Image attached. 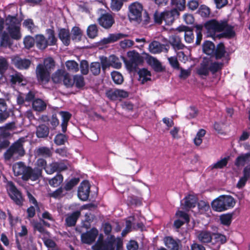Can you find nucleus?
I'll list each match as a JSON object with an SVG mask.
<instances>
[{"label": "nucleus", "mask_w": 250, "mask_h": 250, "mask_svg": "<svg viewBox=\"0 0 250 250\" xmlns=\"http://www.w3.org/2000/svg\"><path fill=\"white\" fill-rule=\"evenodd\" d=\"M224 36L227 37H232L234 35V32L231 26L228 25L226 21H225V26L223 28Z\"/></svg>", "instance_id": "obj_48"}, {"label": "nucleus", "mask_w": 250, "mask_h": 250, "mask_svg": "<svg viewBox=\"0 0 250 250\" xmlns=\"http://www.w3.org/2000/svg\"><path fill=\"white\" fill-rule=\"evenodd\" d=\"M139 76V80L142 83H144L147 81L150 80L151 74L150 72L145 68L140 69L138 72Z\"/></svg>", "instance_id": "obj_31"}, {"label": "nucleus", "mask_w": 250, "mask_h": 250, "mask_svg": "<svg viewBox=\"0 0 250 250\" xmlns=\"http://www.w3.org/2000/svg\"><path fill=\"white\" fill-rule=\"evenodd\" d=\"M13 171L15 176H21L23 180L30 179L33 181L37 180L41 176V170L38 168L32 169L26 167L21 162L15 163L13 165Z\"/></svg>", "instance_id": "obj_2"}, {"label": "nucleus", "mask_w": 250, "mask_h": 250, "mask_svg": "<svg viewBox=\"0 0 250 250\" xmlns=\"http://www.w3.org/2000/svg\"><path fill=\"white\" fill-rule=\"evenodd\" d=\"M232 217V215L230 213L221 215L220 217L221 223L226 226L229 225L231 222Z\"/></svg>", "instance_id": "obj_44"}, {"label": "nucleus", "mask_w": 250, "mask_h": 250, "mask_svg": "<svg viewBox=\"0 0 250 250\" xmlns=\"http://www.w3.org/2000/svg\"><path fill=\"white\" fill-rule=\"evenodd\" d=\"M162 13L164 21H165L167 24H171L174 20V17L179 15L178 12L175 9L170 11H165Z\"/></svg>", "instance_id": "obj_15"}, {"label": "nucleus", "mask_w": 250, "mask_h": 250, "mask_svg": "<svg viewBox=\"0 0 250 250\" xmlns=\"http://www.w3.org/2000/svg\"><path fill=\"white\" fill-rule=\"evenodd\" d=\"M55 66V62L51 57H48L44 60L42 63L39 64L36 70L37 78L38 81L45 84L48 82L50 78L51 70Z\"/></svg>", "instance_id": "obj_3"}, {"label": "nucleus", "mask_w": 250, "mask_h": 250, "mask_svg": "<svg viewBox=\"0 0 250 250\" xmlns=\"http://www.w3.org/2000/svg\"><path fill=\"white\" fill-rule=\"evenodd\" d=\"M123 5L121 0H112L111 2V8L113 10L119 11Z\"/></svg>", "instance_id": "obj_58"}, {"label": "nucleus", "mask_w": 250, "mask_h": 250, "mask_svg": "<svg viewBox=\"0 0 250 250\" xmlns=\"http://www.w3.org/2000/svg\"><path fill=\"white\" fill-rule=\"evenodd\" d=\"M177 30L180 32H185V40L187 42L190 43L193 42L194 35L192 31L189 27L186 26H180Z\"/></svg>", "instance_id": "obj_16"}, {"label": "nucleus", "mask_w": 250, "mask_h": 250, "mask_svg": "<svg viewBox=\"0 0 250 250\" xmlns=\"http://www.w3.org/2000/svg\"><path fill=\"white\" fill-rule=\"evenodd\" d=\"M250 161V152L245 154H242L236 159L235 164L236 166H243Z\"/></svg>", "instance_id": "obj_21"}, {"label": "nucleus", "mask_w": 250, "mask_h": 250, "mask_svg": "<svg viewBox=\"0 0 250 250\" xmlns=\"http://www.w3.org/2000/svg\"><path fill=\"white\" fill-rule=\"evenodd\" d=\"M20 21L15 17L8 16L4 21L0 18V39L1 46L6 47L11 44L9 36L14 40L21 38Z\"/></svg>", "instance_id": "obj_1"}, {"label": "nucleus", "mask_w": 250, "mask_h": 250, "mask_svg": "<svg viewBox=\"0 0 250 250\" xmlns=\"http://www.w3.org/2000/svg\"><path fill=\"white\" fill-rule=\"evenodd\" d=\"M23 26L32 33L37 31V27L34 25L31 19L25 20L23 22Z\"/></svg>", "instance_id": "obj_41"}, {"label": "nucleus", "mask_w": 250, "mask_h": 250, "mask_svg": "<svg viewBox=\"0 0 250 250\" xmlns=\"http://www.w3.org/2000/svg\"><path fill=\"white\" fill-rule=\"evenodd\" d=\"M72 39L75 41H80L81 40L83 32L81 29L77 26L74 27L71 30Z\"/></svg>", "instance_id": "obj_37"}, {"label": "nucleus", "mask_w": 250, "mask_h": 250, "mask_svg": "<svg viewBox=\"0 0 250 250\" xmlns=\"http://www.w3.org/2000/svg\"><path fill=\"white\" fill-rule=\"evenodd\" d=\"M128 59H123L127 68L130 70L135 68L140 61V56L138 53L134 51H129L127 53Z\"/></svg>", "instance_id": "obj_10"}, {"label": "nucleus", "mask_w": 250, "mask_h": 250, "mask_svg": "<svg viewBox=\"0 0 250 250\" xmlns=\"http://www.w3.org/2000/svg\"><path fill=\"white\" fill-rule=\"evenodd\" d=\"M46 33L47 34V43L48 45H54L56 44L57 42V38L55 36L54 32L50 29L46 30Z\"/></svg>", "instance_id": "obj_36"}, {"label": "nucleus", "mask_w": 250, "mask_h": 250, "mask_svg": "<svg viewBox=\"0 0 250 250\" xmlns=\"http://www.w3.org/2000/svg\"><path fill=\"white\" fill-rule=\"evenodd\" d=\"M184 206L186 208H192L195 206L197 202V198L195 196L189 195L184 199Z\"/></svg>", "instance_id": "obj_32"}, {"label": "nucleus", "mask_w": 250, "mask_h": 250, "mask_svg": "<svg viewBox=\"0 0 250 250\" xmlns=\"http://www.w3.org/2000/svg\"><path fill=\"white\" fill-rule=\"evenodd\" d=\"M74 84L78 88H81L84 86V82L83 77L81 75H76L73 78Z\"/></svg>", "instance_id": "obj_47"}, {"label": "nucleus", "mask_w": 250, "mask_h": 250, "mask_svg": "<svg viewBox=\"0 0 250 250\" xmlns=\"http://www.w3.org/2000/svg\"><path fill=\"white\" fill-rule=\"evenodd\" d=\"M222 63L216 62H209V70L212 73H214L221 69Z\"/></svg>", "instance_id": "obj_59"}, {"label": "nucleus", "mask_w": 250, "mask_h": 250, "mask_svg": "<svg viewBox=\"0 0 250 250\" xmlns=\"http://www.w3.org/2000/svg\"><path fill=\"white\" fill-rule=\"evenodd\" d=\"M226 53L225 46L223 44L220 43L218 45L216 50H214V54L217 59H221L224 56Z\"/></svg>", "instance_id": "obj_40"}, {"label": "nucleus", "mask_w": 250, "mask_h": 250, "mask_svg": "<svg viewBox=\"0 0 250 250\" xmlns=\"http://www.w3.org/2000/svg\"><path fill=\"white\" fill-rule=\"evenodd\" d=\"M169 42L175 50L182 49L185 47L181 42L180 38L176 35H172L169 37Z\"/></svg>", "instance_id": "obj_18"}, {"label": "nucleus", "mask_w": 250, "mask_h": 250, "mask_svg": "<svg viewBox=\"0 0 250 250\" xmlns=\"http://www.w3.org/2000/svg\"><path fill=\"white\" fill-rule=\"evenodd\" d=\"M49 134L48 127L44 125H41L37 127L36 135L38 138H44L48 136Z\"/></svg>", "instance_id": "obj_29"}, {"label": "nucleus", "mask_w": 250, "mask_h": 250, "mask_svg": "<svg viewBox=\"0 0 250 250\" xmlns=\"http://www.w3.org/2000/svg\"><path fill=\"white\" fill-rule=\"evenodd\" d=\"M203 50L204 52L208 55H213L215 50V45L212 42L206 41L203 44Z\"/></svg>", "instance_id": "obj_30"}, {"label": "nucleus", "mask_w": 250, "mask_h": 250, "mask_svg": "<svg viewBox=\"0 0 250 250\" xmlns=\"http://www.w3.org/2000/svg\"><path fill=\"white\" fill-rule=\"evenodd\" d=\"M35 42L37 47L40 49L43 50L48 46L47 40L42 35H37L35 38Z\"/></svg>", "instance_id": "obj_22"}, {"label": "nucleus", "mask_w": 250, "mask_h": 250, "mask_svg": "<svg viewBox=\"0 0 250 250\" xmlns=\"http://www.w3.org/2000/svg\"><path fill=\"white\" fill-rule=\"evenodd\" d=\"M206 131L203 129H200L196 134L194 139V143L196 146H199L202 143L203 138L205 135Z\"/></svg>", "instance_id": "obj_39"}, {"label": "nucleus", "mask_w": 250, "mask_h": 250, "mask_svg": "<svg viewBox=\"0 0 250 250\" xmlns=\"http://www.w3.org/2000/svg\"><path fill=\"white\" fill-rule=\"evenodd\" d=\"M22 143V140H19L7 150L4 154V158L6 161L11 159H18L19 157H21L24 155L25 151Z\"/></svg>", "instance_id": "obj_6"}, {"label": "nucleus", "mask_w": 250, "mask_h": 250, "mask_svg": "<svg viewBox=\"0 0 250 250\" xmlns=\"http://www.w3.org/2000/svg\"><path fill=\"white\" fill-rule=\"evenodd\" d=\"M38 153L41 155L46 157H49L51 155L50 150L46 147H41L39 148L38 149Z\"/></svg>", "instance_id": "obj_60"}, {"label": "nucleus", "mask_w": 250, "mask_h": 250, "mask_svg": "<svg viewBox=\"0 0 250 250\" xmlns=\"http://www.w3.org/2000/svg\"><path fill=\"white\" fill-rule=\"evenodd\" d=\"M66 136L62 134H58L55 138L54 142L57 145H62L66 141Z\"/></svg>", "instance_id": "obj_55"}, {"label": "nucleus", "mask_w": 250, "mask_h": 250, "mask_svg": "<svg viewBox=\"0 0 250 250\" xmlns=\"http://www.w3.org/2000/svg\"><path fill=\"white\" fill-rule=\"evenodd\" d=\"M66 193L64 188L62 187L58 188L55 191L50 193L51 197L55 198H60L65 195Z\"/></svg>", "instance_id": "obj_45"}, {"label": "nucleus", "mask_w": 250, "mask_h": 250, "mask_svg": "<svg viewBox=\"0 0 250 250\" xmlns=\"http://www.w3.org/2000/svg\"><path fill=\"white\" fill-rule=\"evenodd\" d=\"M209 70V62L204 61L197 69V72L200 75L206 76L208 74Z\"/></svg>", "instance_id": "obj_35"}, {"label": "nucleus", "mask_w": 250, "mask_h": 250, "mask_svg": "<svg viewBox=\"0 0 250 250\" xmlns=\"http://www.w3.org/2000/svg\"><path fill=\"white\" fill-rule=\"evenodd\" d=\"M229 157H225L221 160L217 161L216 163L212 165L213 168H222L225 167L228 164Z\"/></svg>", "instance_id": "obj_46"}, {"label": "nucleus", "mask_w": 250, "mask_h": 250, "mask_svg": "<svg viewBox=\"0 0 250 250\" xmlns=\"http://www.w3.org/2000/svg\"><path fill=\"white\" fill-rule=\"evenodd\" d=\"M66 72L62 69H59L56 71L52 76V80L54 83H61L63 78L65 77Z\"/></svg>", "instance_id": "obj_27"}, {"label": "nucleus", "mask_w": 250, "mask_h": 250, "mask_svg": "<svg viewBox=\"0 0 250 250\" xmlns=\"http://www.w3.org/2000/svg\"><path fill=\"white\" fill-rule=\"evenodd\" d=\"M109 62H110L111 66L114 68H119L121 67L122 63L119 59L114 55L109 57Z\"/></svg>", "instance_id": "obj_50"}, {"label": "nucleus", "mask_w": 250, "mask_h": 250, "mask_svg": "<svg viewBox=\"0 0 250 250\" xmlns=\"http://www.w3.org/2000/svg\"><path fill=\"white\" fill-rule=\"evenodd\" d=\"M225 26V21H218L212 20L208 21L205 24V27L207 30L208 35L214 37L215 33L222 31Z\"/></svg>", "instance_id": "obj_7"}, {"label": "nucleus", "mask_w": 250, "mask_h": 250, "mask_svg": "<svg viewBox=\"0 0 250 250\" xmlns=\"http://www.w3.org/2000/svg\"><path fill=\"white\" fill-rule=\"evenodd\" d=\"M212 240L214 241L213 243L216 244L217 248H218L220 245L226 242V238L225 235L219 233H213Z\"/></svg>", "instance_id": "obj_33"}, {"label": "nucleus", "mask_w": 250, "mask_h": 250, "mask_svg": "<svg viewBox=\"0 0 250 250\" xmlns=\"http://www.w3.org/2000/svg\"><path fill=\"white\" fill-rule=\"evenodd\" d=\"M90 184L88 181H84L79 187L78 196L83 201H86L89 197L90 193Z\"/></svg>", "instance_id": "obj_11"}, {"label": "nucleus", "mask_w": 250, "mask_h": 250, "mask_svg": "<svg viewBox=\"0 0 250 250\" xmlns=\"http://www.w3.org/2000/svg\"><path fill=\"white\" fill-rule=\"evenodd\" d=\"M12 63L19 69H26L31 64L29 60L21 59L18 56H15L12 59Z\"/></svg>", "instance_id": "obj_13"}, {"label": "nucleus", "mask_w": 250, "mask_h": 250, "mask_svg": "<svg viewBox=\"0 0 250 250\" xmlns=\"http://www.w3.org/2000/svg\"><path fill=\"white\" fill-rule=\"evenodd\" d=\"M164 49H165V46L157 41L151 42L148 47L149 52L152 54L159 53Z\"/></svg>", "instance_id": "obj_19"}, {"label": "nucleus", "mask_w": 250, "mask_h": 250, "mask_svg": "<svg viewBox=\"0 0 250 250\" xmlns=\"http://www.w3.org/2000/svg\"><path fill=\"white\" fill-rule=\"evenodd\" d=\"M235 203V200L232 196L221 195L212 201L211 206L214 210L222 212L232 208Z\"/></svg>", "instance_id": "obj_5"}, {"label": "nucleus", "mask_w": 250, "mask_h": 250, "mask_svg": "<svg viewBox=\"0 0 250 250\" xmlns=\"http://www.w3.org/2000/svg\"><path fill=\"white\" fill-rule=\"evenodd\" d=\"M63 181V177L61 174H57L55 177L49 180V184L53 187L59 186Z\"/></svg>", "instance_id": "obj_34"}, {"label": "nucleus", "mask_w": 250, "mask_h": 250, "mask_svg": "<svg viewBox=\"0 0 250 250\" xmlns=\"http://www.w3.org/2000/svg\"><path fill=\"white\" fill-rule=\"evenodd\" d=\"M128 17L130 21L140 22L142 20L143 6L139 2H135L131 4L129 6Z\"/></svg>", "instance_id": "obj_9"}, {"label": "nucleus", "mask_w": 250, "mask_h": 250, "mask_svg": "<svg viewBox=\"0 0 250 250\" xmlns=\"http://www.w3.org/2000/svg\"><path fill=\"white\" fill-rule=\"evenodd\" d=\"M133 41L128 39L124 40L121 41L120 42L121 47L123 49L130 47L133 45Z\"/></svg>", "instance_id": "obj_64"}, {"label": "nucleus", "mask_w": 250, "mask_h": 250, "mask_svg": "<svg viewBox=\"0 0 250 250\" xmlns=\"http://www.w3.org/2000/svg\"><path fill=\"white\" fill-rule=\"evenodd\" d=\"M90 71L94 75H98L101 71V65L99 62H93L90 65Z\"/></svg>", "instance_id": "obj_52"}, {"label": "nucleus", "mask_w": 250, "mask_h": 250, "mask_svg": "<svg viewBox=\"0 0 250 250\" xmlns=\"http://www.w3.org/2000/svg\"><path fill=\"white\" fill-rule=\"evenodd\" d=\"M63 84L67 87H72L74 84L73 79L72 80L69 75L66 72L65 77L62 81Z\"/></svg>", "instance_id": "obj_56"}, {"label": "nucleus", "mask_w": 250, "mask_h": 250, "mask_svg": "<svg viewBox=\"0 0 250 250\" xmlns=\"http://www.w3.org/2000/svg\"><path fill=\"white\" fill-rule=\"evenodd\" d=\"M185 0H171V3L175 5L180 10L184 9L185 5Z\"/></svg>", "instance_id": "obj_62"}, {"label": "nucleus", "mask_w": 250, "mask_h": 250, "mask_svg": "<svg viewBox=\"0 0 250 250\" xmlns=\"http://www.w3.org/2000/svg\"><path fill=\"white\" fill-rule=\"evenodd\" d=\"M111 77L113 81L117 84H121L123 82V77L121 74L117 71L111 73Z\"/></svg>", "instance_id": "obj_49"}, {"label": "nucleus", "mask_w": 250, "mask_h": 250, "mask_svg": "<svg viewBox=\"0 0 250 250\" xmlns=\"http://www.w3.org/2000/svg\"><path fill=\"white\" fill-rule=\"evenodd\" d=\"M57 167V162H53L45 167H44V169L47 174H52L55 172L58 171Z\"/></svg>", "instance_id": "obj_51"}, {"label": "nucleus", "mask_w": 250, "mask_h": 250, "mask_svg": "<svg viewBox=\"0 0 250 250\" xmlns=\"http://www.w3.org/2000/svg\"><path fill=\"white\" fill-rule=\"evenodd\" d=\"M80 69L81 73L83 75H86L89 71L88 62L85 60H83L81 62Z\"/></svg>", "instance_id": "obj_63"}, {"label": "nucleus", "mask_w": 250, "mask_h": 250, "mask_svg": "<svg viewBox=\"0 0 250 250\" xmlns=\"http://www.w3.org/2000/svg\"><path fill=\"white\" fill-rule=\"evenodd\" d=\"M98 21L103 27L108 29L110 28L114 22L113 17L109 14L102 15L98 19Z\"/></svg>", "instance_id": "obj_14"}, {"label": "nucleus", "mask_w": 250, "mask_h": 250, "mask_svg": "<svg viewBox=\"0 0 250 250\" xmlns=\"http://www.w3.org/2000/svg\"><path fill=\"white\" fill-rule=\"evenodd\" d=\"M59 114L62 118L61 124L62 131L65 132L66 131L67 124L71 118V115L69 112L66 111H61L59 112Z\"/></svg>", "instance_id": "obj_23"}, {"label": "nucleus", "mask_w": 250, "mask_h": 250, "mask_svg": "<svg viewBox=\"0 0 250 250\" xmlns=\"http://www.w3.org/2000/svg\"><path fill=\"white\" fill-rule=\"evenodd\" d=\"M166 247L171 250H178V243L171 237H166L164 239Z\"/></svg>", "instance_id": "obj_28"}, {"label": "nucleus", "mask_w": 250, "mask_h": 250, "mask_svg": "<svg viewBox=\"0 0 250 250\" xmlns=\"http://www.w3.org/2000/svg\"><path fill=\"white\" fill-rule=\"evenodd\" d=\"M118 249L122 245V241L120 238H116L114 236L110 235L107 236L106 240L103 241V235L101 234L98 241L92 247L93 250H114L115 245Z\"/></svg>", "instance_id": "obj_4"}, {"label": "nucleus", "mask_w": 250, "mask_h": 250, "mask_svg": "<svg viewBox=\"0 0 250 250\" xmlns=\"http://www.w3.org/2000/svg\"><path fill=\"white\" fill-rule=\"evenodd\" d=\"M79 182L78 178H73L67 182L64 187V189L66 191L71 189L74 186L77 185Z\"/></svg>", "instance_id": "obj_54"}, {"label": "nucleus", "mask_w": 250, "mask_h": 250, "mask_svg": "<svg viewBox=\"0 0 250 250\" xmlns=\"http://www.w3.org/2000/svg\"><path fill=\"white\" fill-rule=\"evenodd\" d=\"M33 108L37 111H42L46 109V103L40 99H37L33 101Z\"/></svg>", "instance_id": "obj_25"}, {"label": "nucleus", "mask_w": 250, "mask_h": 250, "mask_svg": "<svg viewBox=\"0 0 250 250\" xmlns=\"http://www.w3.org/2000/svg\"><path fill=\"white\" fill-rule=\"evenodd\" d=\"M11 82L13 84H18L21 85H25L26 80L24 77L19 73H16L11 76Z\"/></svg>", "instance_id": "obj_26"}, {"label": "nucleus", "mask_w": 250, "mask_h": 250, "mask_svg": "<svg viewBox=\"0 0 250 250\" xmlns=\"http://www.w3.org/2000/svg\"><path fill=\"white\" fill-rule=\"evenodd\" d=\"M99 234L98 230L93 228L81 235L82 241L83 243L90 244L95 241Z\"/></svg>", "instance_id": "obj_12"}, {"label": "nucleus", "mask_w": 250, "mask_h": 250, "mask_svg": "<svg viewBox=\"0 0 250 250\" xmlns=\"http://www.w3.org/2000/svg\"><path fill=\"white\" fill-rule=\"evenodd\" d=\"M109 35L112 43L117 42L120 39L127 36L126 35L122 33L110 34Z\"/></svg>", "instance_id": "obj_61"}, {"label": "nucleus", "mask_w": 250, "mask_h": 250, "mask_svg": "<svg viewBox=\"0 0 250 250\" xmlns=\"http://www.w3.org/2000/svg\"><path fill=\"white\" fill-rule=\"evenodd\" d=\"M6 189L11 199L18 205H21L23 198L20 191L16 188L13 183L8 181L6 184Z\"/></svg>", "instance_id": "obj_8"}, {"label": "nucleus", "mask_w": 250, "mask_h": 250, "mask_svg": "<svg viewBox=\"0 0 250 250\" xmlns=\"http://www.w3.org/2000/svg\"><path fill=\"white\" fill-rule=\"evenodd\" d=\"M59 37L64 44L68 45L70 42L69 31L66 29H61L59 31Z\"/></svg>", "instance_id": "obj_20"}, {"label": "nucleus", "mask_w": 250, "mask_h": 250, "mask_svg": "<svg viewBox=\"0 0 250 250\" xmlns=\"http://www.w3.org/2000/svg\"><path fill=\"white\" fill-rule=\"evenodd\" d=\"M23 42L25 47L26 48L29 49L34 45L35 39L31 36H27L24 38Z\"/></svg>", "instance_id": "obj_57"}, {"label": "nucleus", "mask_w": 250, "mask_h": 250, "mask_svg": "<svg viewBox=\"0 0 250 250\" xmlns=\"http://www.w3.org/2000/svg\"><path fill=\"white\" fill-rule=\"evenodd\" d=\"M199 211L201 213H204L209 209V206L208 204L203 201H200L198 203Z\"/></svg>", "instance_id": "obj_53"}, {"label": "nucleus", "mask_w": 250, "mask_h": 250, "mask_svg": "<svg viewBox=\"0 0 250 250\" xmlns=\"http://www.w3.org/2000/svg\"><path fill=\"white\" fill-rule=\"evenodd\" d=\"M80 211H76L67 216L65 219L66 224L68 226H74L80 215Z\"/></svg>", "instance_id": "obj_24"}, {"label": "nucleus", "mask_w": 250, "mask_h": 250, "mask_svg": "<svg viewBox=\"0 0 250 250\" xmlns=\"http://www.w3.org/2000/svg\"><path fill=\"white\" fill-rule=\"evenodd\" d=\"M149 64L156 71H161L162 70V67L160 62L153 57H150L148 60Z\"/></svg>", "instance_id": "obj_42"}, {"label": "nucleus", "mask_w": 250, "mask_h": 250, "mask_svg": "<svg viewBox=\"0 0 250 250\" xmlns=\"http://www.w3.org/2000/svg\"><path fill=\"white\" fill-rule=\"evenodd\" d=\"M67 69L73 72H77L79 70V65L74 61H68L65 62Z\"/></svg>", "instance_id": "obj_43"}, {"label": "nucleus", "mask_w": 250, "mask_h": 250, "mask_svg": "<svg viewBox=\"0 0 250 250\" xmlns=\"http://www.w3.org/2000/svg\"><path fill=\"white\" fill-rule=\"evenodd\" d=\"M98 29L96 24L90 25L87 29V35L89 38L94 39L98 35Z\"/></svg>", "instance_id": "obj_38"}, {"label": "nucleus", "mask_w": 250, "mask_h": 250, "mask_svg": "<svg viewBox=\"0 0 250 250\" xmlns=\"http://www.w3.org/2000/svg\"><path fill=\"white\" fill-rule=\"evenodd\" d=\"M212 234L210 231L203 230L197 232V236L199 240L202 243H209L212 239Z\"/></svg>", "instance_id": "obj_17"}]
</instances>
